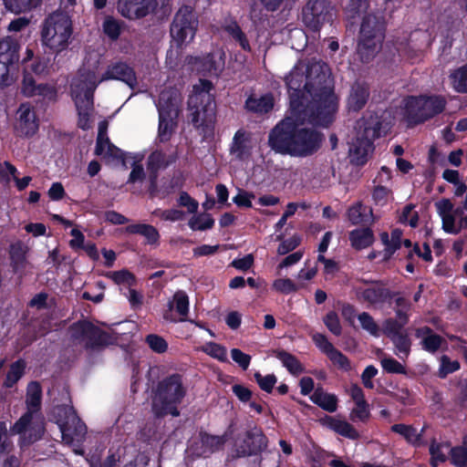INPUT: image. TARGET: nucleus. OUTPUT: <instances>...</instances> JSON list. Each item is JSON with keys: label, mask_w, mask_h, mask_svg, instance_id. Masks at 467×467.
Here are the masks:
<instances>
[{"label": "nucleus", "mask_w": 467, "mask_h": 467, "mask_svg": "<svg viewBox=\"0 0 467 467\" xmlns=\"http://www.w3.org/2000/svg\"><path fill=\"white\" fill-rule=\"evenodd\" d=\"M450 461L455 467H466L467 448L461 445L451 447L450 450Z\"/></svg>", "instance_id": "obj_44"}, {"label": "nucleus", "mask_w": 467, "mask_h": 467, "mask_svg": "<svg viewBox=\"0 0 467 467\" xmlns=\"http://www.w3.org/2000/svg\"><path fill=\"white\" fill-rule=\"evenodd\" d=\"M359 131L349 148L352 164L363 166L368 162V155L374 150V140L381 136L382 120L378 114L363 117L358 122Z\"/></svg>", "instance_id": "obj_6"}, {"label": "nucleus", "mask_w": 467, "mask_h": 467, "mask_svg": "<svg viewBox=\"0 0 467 467\" xmlns=\"http://www.w3.org/2000/svg\"><path fill=\"white\" fill-rule=\"evenodd\" d=\"M334 16L335 9L329 0H308L302 9V21L314 33L326 24H332Z\"/></svg>", "instance_id": "obj_12"}, {"label": "nucleus", "mask_w": 467, "mask_h": 467, "mask_svg": "<svg viewBox=\"0 0 467 467\" xmlns=\"http://www.w3.org/2000/svg\"><path fill=\"white\" fill-rule=\"evenodd\" d=\"M72 34L73 26L69 16L63 12H54L44 21L41 40L52 53L59 54L67 49Z\"/></svg>", "instance_id": "obj_7"}, {"label": "nucleus", "mask_w": 467, "mask_h": 467, "mask_svg": "<svg viewBox=\"0 0 467 467\" xmlns=\"http://www.w3.org/2000/svg\"><path fill=\"white\" fill-rule=\"evenodd\" d=\"M188 225L192 231H205L213 227L214 219L210 213H202L192 216Z\"/></svg>", "instance_id": "obj_42"}, {"label": "nucleus", "mask_w": 467, "mask_h": 467, "mask_svg": "<svg viewBox=\"0 0 467 467\" xmlns=\"http://www.w3.org/2000/svg\"><path fill=\"white\" fill-rule=\"evenodd\" d=\"M78 111V127L83 130H88L91 128L90 116L93 109L85 108L81 102L76 106Z\"/></svg>", "instance_id": "obj_52"}, {"label": "nucleus", "mask_w": 467, "mask_h": 467, "mask_svg": "<svg viewBox=\"0 0 467 467\" xmlns=\"http://www.w3.org/2000/svg\"><path fill=\"white\" fill-rule=\"evenodd\" d=\"M369 87L366 82L355 81L347 99V108L350 112L360 111L369 99Z\"/></svg>", "instance_id": "obj_19"}, {"label": "nucleus", "mask_w": 467, "mask_h": 467, "mask_svg": "<svg viewBox=\"0 0 467 467\" xmlns=\"http://www.w3.org/2000/svg\"><path fill=\"white\" fill-rule=\"evenodd\" d=\"M202 89L191 95L188 99V109L191 111V123L197 130L206 132L213 129L216 117V103L210 93L213 83L210 80H201Z\"/></svg>", "instance_id": "obj_5"}, {"label": "nucleus", "mask_w": 467, "mask_h": 467, "mask_svg": "<svg viewBox=\"0 0 467 467\" xmlns=\"http://www.w3.org/2000/svg\"><path fill=\"white\" fill-rule=\"evenodd\" d=\"M152 214L167 222L182 221L185 217V213L179 209L161 210L158 208L152 212Z\"/></svg>", "instance_id": "obj_47"}, {"label": "nucleus", "mask_w": 467, "mask_h": 467, "mask_svg": "<svg viewBox=\"0 0 467 467\" xmlns=\"http://www.w3.org/2000/svg\"><path fill=\"white\" fill-rule=\"evenodd\" d=\"M447 101L441 95H421L408 97L405 103V116L409 123L418 125L443 112Z\"/></svg>", "instance_id": "obj_8"}, {"label": "nucleus", "mask_w": 467, "mask_h": 467, "mask_svg": "<svg viewBox=\"0 0 467 467\" xmlns=\"http://www.w3.org/2000/svg\"><path fill=\"white\" fill-rule=\"evenodd\" d=\"M415 337L421 339V348L431 354L436 353L445 342L441 336L434 333L433 329L428 326L417 327Z\"/></svg>", "instance_id": "obj_21"}, {"label": "nucleus", "mask_w": 467, "mask_h": 467, "mask_svg": "<svg viewBox=\"0 0 467 467\" xmlns=\"http://www.w3.org/2000/svg\"><path fill=\"white\" fill-rule=\"evenodd\" d=\"M390 430L392 432L402 436L408 443L414 447H420L424 444V442L421 441V433H418L417 430L412 425L396 423L390 427Z\"/></svg>", "instance_id": "obj_33"}, {"label": "nucleus", "mask_w": 467, "mask_h": 467, "mask_svg": "<svg viewBox=\"0 0 467 467\" xmlns=\"http://www.w3.org/2000/svg\"><path fill=\"white\" fill-rule=\"evenodd\" d=\"M158 7L157 0H118L117 9L129 20H139L153 14Z\"/></svg>", "instance_id": "obj_14"}, {"label": "nucleus", "mask_w": 467, "mask_h": 467, "mask_svg": "<svg viewBox=\"0 0 467 467\" xmlns=\"http://www.w3.org/2000/svg\"><path fill=\"white\" fill-rule=\"evenodd\" d=\"M348 240L353 249L361 251L374 244L375 235L370 227H359L348 233Z\"/></svg>", "instance_id": "obj_24"}, {"label": "nucleus", "mask_w": 467, "mask_h": 467, "mask_svg": "<svg viewBox=\"0 0 467 467\" xmlns=\"http://www.w3.org/2000/svg\"><path fill=\"white\" fill-rule=\"evenodd\" d=\"M313 403L328 412H335L337 410V397L335 394L325 392L323 388H317L310 397Z\"/></svg>", "instance_id": "obj_27"}, {"label": "nucleus", "mask_w": 467, "mask_h": 467, "mask_svg": "<svg viewBox=\"0 0 467 467\" xmlns=\"http://www.w3.org/2000/svg\"><path fill=\"white\" fill-rule=\"evenodd\" d=\"M363 329L369 332L372 336H379V326L374 318L367 312H362L358 317Z\"/></svg>", "instance_id": "obj_60"}, {"label": "nucleus", "mask_w": 467, "mask_h": 467, "mask_svg": "<svg viewBox=\"0 0 467 467\" xmlns=\"http://www.w3.org/2000/svg\"><path fill=\"white\" fill-rule=\"evenodd\" d=\"M102 29L110 40L116 41L121 34V24L113 16H108L103 21Z\"/></svg>", "instance_id": "obj_43"}, {"label": "nucleus", "mask_w": 467, "mask_h": 467, "mask_svg": "<svg viewBox=\"0 0 467 467\" xmlns=\"http://www.w3.org/2000/svg\"><path fill=\"white\" fill-rule=\"evenodd\" d=\"M107 148V150H104L103 156L107 159H112L115 161H121L123 164L125 163V152L114 145L110 140H109V142H105V149Z\"/></svg>", "instance_id": "obj_62"}, {"label": "nucleus", "mask_w": 467, "mask_h": 467, "mask_svg": "<svg viewBox=\"0 0 467 467\" xmlns=\"http://www.w3.org/2000/svg\"><path fill=\"white\" fill-rule=\"evenodd\" d=\"M327 358L339 369H342L343 371H349L351 369L350 360L348 359V358L346 355H344L338 349L335 348L327 356Z\"/></svg>", "instance_id": "obj_55"}, {"label": "nucleus", "mask_w": 467, "mask_h": 467, "mask_svg": "<svg viewBox=\"0 0 467 467\" xmlns=\"http://www.w3.org/2000/svg\"><path fill=\"white\" fill-rule=\"evenodd\" d=\"M392 341L395 348H396V354L400 358H407L410 356V348H411V340L407 334V332H403L392 338H390Z\"/></svg>", "instance_id": "obj_41"}, {"label": "nucleus", "mask_w": 467, "mask_h": 467, "mask_svg": "<svg viewBox=\"0 0 467 467\" xmlns=\"http://www.w3.org/2000/svg\"><path fill=\"white\" fill-rule=\"evenodd\" d=\"M119 80L134 88L137 84V76L133 67L125 62H116L109 65L106 71L101 75L100 81Z\"/></svg>", "instance_id": "obj_18"}, {"label": "nucleus", "mask_w": 467, "mask_h": 467, "mask_svg": "<svg viewBox=\"0 0 467 467\" xmlns=\"http://www.w3.org/2000/svg\"><path fill=\"white\" fill-rule=\"evenodd\" d=\"M19 60V45L11 38L5 37L0 40V63L17 67Z\"/></svg>", "instance_id": "obj_25"}, {"label": "nucleus", "mask_w": 467, "mask_h": 467, "mask_svg": "<svg viewBox=\"0 0 467 467\" xmlns=\"http://www.w3.org/2000/svg\"><path fill=\"white\" fill-rule=\"evenodd\" d=\"M18 119L16 130L18 136L30 138L38 130L39 122L36 112L26 103H22L17 110Z\"/></svg>", "instance_id": "obj_17"}, {"label": "nucleus", "mask_w": 467, "mask_h": 467, "mask_svg": "<svg viewBox=\"0 0 467 467\" xmlns=\"http://www.w3.org/2000/svg\"><path fill=\"white\" fill-rule=\"evenodd\" d=\"M245 109L254 113H268L274 108V98L272 94H265L256 99L250 96L245 100Z\"/></svg>", "instance_id": "obj_29"}, {"label": "nucleus", "mask_w": 467, "mask_h": 467, "mask_svg": "<svg viewBox=\"0 0 467 467\" xmlns=\"http://www.w3.org/2000/svg\"><path fill=\"white\" fill-rule=\"evenodd\" d=\"M404 325L392 317L387 318L383 323L384 333L389 338H392L404 331Z\"/></svg>", "instance_id": "obj_59"}, {"label": "nucleus", "mask_w": 467, "mask_h": 467, "mask_svg": "<svg viewBox=\"0 0 467 467\" xmlns=\"http://www.w3.org/2000/svg\"><path fill=\"white\" fill-rule=\"evenodd\" d=\"M370 0H349L344 7L346 20L354 26L362 15H367Z\"/></svg>", "instance_id": "obj_26"}, {"label": "nucleus", "mask_w": 467, "mask_h": 467, "mask_svg": "<svg viewBox=\"0 0 467 467\" xmlns=\"http://www.w3.org/2000/svg\"><path fill=\"white\" fill-rule=\"evenodd\" d=\"M223 29L239 44L243 50L247 52L251 51V46L248 38L235 19H230L229 21L226 20L223 26Z\"/></svg>", "instance_id": "obj_32"}, {"label": "nucleus", "mask_w": 467, "mask_h": 467, "mask_svg": "<svg viewBox=\"0 0 467 467\" xmlns=\"http://www.w3.org/2000/svg\"><path fill=\"white\" fill-rule=\"evenodd\" d=\"M189 296L186 292L178 290L173 295L172 301L168 303V310L163 314V318L171 322H176L177 319L171 317V311L175 308L176 312L182 317L179 321H186V317L189 313Z\"/></svg>", "instance_id": "obj_22"}, {"label": "nucleus", "mask_w": 467, "mask_h": 467, "mask_svg": "<svg viewBox=\"0 0 467 467\" xmlns=\"http://www.w3.org/2000/svg\"><path fill=\"white\" fill-rule=\"evenodd\" d=\"M42 388L39 382L31 381L26 388V411L36 413L41 409Z\"/></svg>", "instance_id": "obj_30"}, {"label": "nucleus", "mask_w": 467, "mask_h": 467, "mask_svg": "<svg viewBox=\"0 0 467 467\" xmlns=\"http://www.w3.org/2000/svg\"><path fill=\"white\" fill-rule=\"evenodd\" d=\"M42 0H3L5 9L16 15L27 13L40 5Z\"/></svg>", "instance_id": "obj_36"}, {"label": "nucleus", "mask_w": 467, "mask_h": 467, "mask_svg": "<svg viewBox=\"0 0 467 467\" xmlns=\"http://www.w3.org/2000/svg\"><path fill=\"white\" fill-rule=\"evenodd\" d=\"M322 140L321 132L285 117L269 131L267 144L275 153L306 158L320 149Z\"/></svg>", "instance_id": "obj_2"}, {"label": "nucleus", "mask_w": 467, "mask_h": 467, "mask_svg": "<svg viewBox=\"0 0 467 467\" xmlns=\"http://www.w3.org/2000/svg\"><path fill=\"white\" fill-rule=\"evenodd\" d=\"M108 122L102 120L99 123V132L96 140V147L94 154L96 156H101L105 150V142H109V137L107 136Z\"/></svg>", "instance_id": "obj_50"}, {"label": "nucleus", "mask_w": 467, "mask_h": 467, "mask_svg": "<svg viewBox=\"0 0 467 467\" xmlns=\"http://www.w3.org/2000/svg\"><path fill=\"white\" fill-rule=\"evenodd\" d=\"M361 282L368 286L359 288L357 291V296L359 300L371 306L390 305L393 298L399 295V292L388 288L382 280L362 279Z\"/></svg>", "instance_id": "obj_13"}, {"label": "nucleus", "mask_w": 467, "mask_h": 467, "mask_svg": "<svg viewBox=\"0 0 467 467\" xmlns=\"http://www.w3.org/2000/svg\"><path fill=\"white\" fill-rule=\"evenodd\" d=\"M380 365L382 369L389 374H400L406 375L407 370L405 366H403L400 362L396 360L394 358H383L380 360Z\"/></svg>", "instance_id": "obj_48"}, {"label": "nucleus", "mask_w": 467, "mask_h": 467, "mask_svg": "<svg viewBox=\"0 0 467 467\" xmlns=\"http://www.w3.org/2000/svg\"><path fill=\"white\" fill-rule=\"evenodd\" d=\"M364 207L361 202H358L352 206H350L347 211V216L348 221L354 224L358 225L366 222V216L363 213Z\"/></svg>", "instance_id": "obj_56"}, {"label": "nucleus", "mask_w": 467, "mask_h": 467, "mask_svg": "<svg viewBox=\"0 0 467 467\" xmlns=\"http://www.w3.org/2000/svg\"><path fill=\"white\" fill-rule=\"evenodd\" d=\"M275 358L282 362V365L293 376H298L305 371L304 365L293 354L285 349H277L275 351Z\"/></svg>", "instance_id": "obj_28"}, {"label": "nucleus", "mask_w": 467, "mask_h": 467, "mask_svg": "<svg viewBox=\"0 0 467 467\" xmlns=\"http://www.w3.org/2000/svg\"><path fill=\"white\" fill-rule=\"evenodd\" d=\"M179 206L186 207L190 213H195L199 208V202L193 199L187 192H181L177 200Z\"/></svg>", "instance_id": "obj_63"}, {"label": "nucleus", "mask_w": 467, "mask_h": 467, "mask_svg": "<svg viewBox=\"0 0 467 467\" xmlns=\"http://www.w3.org/2000/svg\"><path fill=\"white\" fill-rule=\"evenodd\" d=\"M301 243V238L298 235H293L287 239L283 240L278 247L277 254L279 255H285L294 251Z\"/></svg>", "instance_id": "obj_61"}, {"label": "nucleus", "mask_w": 467, "mask_h": 467, "mask_svg": "<svg viewBox=\"0 0 467 467\" xmlns=\"http://www.w3.org/2000/svg\"><path fill=\"white\" fill-rule=\"evenodd\" d=\"M312 339L317 348L326 354L327 357L336 348L324 334L316 333L313 335Z\"/></svg>", "instance_id": "obj_64"}, {"label": "nucleus", "mask_w": 467, "mask_h": 467, "mask_svg": "<svg viewBox=\"0 0 467 467\" xmlns=\"http://www.w3.org/2000/svg\"><path fill=\"white\" fill-rule=\"evenodd\" d=\"M386 21L383 16L369 13L362 16L357 55L362 63H369L379 52L386 36Z\"/></svg>", "instance_id": "obj_4"}, {"label": "nucleus", "mask_w": 467, "mask_h": 467, "mask_svg": "<svg viewBox=\"0 0 467 467\" xmlns=\"http://www.w3.org/2000/svg\"><path fill=\"white\" fill-rule=\"evenodd\" d=\"M267 446V438L261 430L254 429L245 432L244 438L235 445L237 457L257 455Z\"/></svg>", "instance_id": "obj_16"}, {"label": "nucleus", "mask_w": 467, "mask_h": 467, "mask_svg": "<svg viewBox=\"0 0 467 467\" xmlns=\"http://www.w3.org/2000/svg\"><path fill=\"white\" fill-rule=\"evenodd\" d=\"M174 161L173 158H168L162 150H155L148 157L147 169L160 171L168 168Z\"/></svg>", "instance_id": "obj_37"}, {"label": "nucleus", "mask_w": 467, "mask_h": 467, "mask_svg": "<svg viewBox=\"0 0 467 467\" xmlns=\"http://www.w3.org/2000/svg\"><path fill=\"white\" fill-rule=\"evenodd\" d=\"M157 108L159 115L166 117L173 116L174 118L178 116L175 98L171 91L163 90L161 92Z\"/></svg>", "instance_id": "obj_35"}, {"label": "nucleus", "mask_w": 467, "mask_h": 467, "mask_svg": "<svg viewBox=\"0 0 467 467\" xmlns=\"http://www.w3.org/2000/svg\"><path fill=\"white\" fill-rule=\"evenodd\" d=\"M252 134L244 129H239L234 135L230 151L240 161H244L252 155Z\"/></svg>", "instance_id": "obj_20"}, {"label": "nucleus", "mask_w": 467, "mask_h": 467, "mask_svg": "<svg viewBox=\"0 0 467 467\" xmlns=\"http://www.w3.org/2000/svg\"><path fill=\"white\" fill-rule=\"evenodd\" d=\"M123 232L127 234H139L145 238V244L150 245H159L160 233L158 229L148 223H132L127 225Z\"/></svg>", "instance_id": "obj_23"}, {"label": "nucleus", "mask_w": 467, "mask_h": 467, "mask_svg": "<svg viewBox=\"0 0 467 467\" xmlns=\"http://www.w3.org/2000/svg\"><path fill=\"white\" fill-rule=\"evenodd\" d=\"M173 116L159 115L158 138L161 142H167L171 140L174 130L175 123Z\"/></svg>", "instance_id": "obj_39"}, {"label": "nucleus", "mask_w": 467, "mask_h": 467, "mask_svg": "<svg viewBox=\"0 0 467 467\" xmlns=\"http://www.w3.org/2000/svg\"><path fill=\"white\" fill-rule=\"evenodd\" d=\"M145 342L153 352L158 354H162L168 349L167 341L157 334L147 335L145 337Z\"/></svg>", "instance_id": "obj_51"}, {"label": "nucleus", "mask_w": 467, "mask_h": 467, "mask_svg": "<svg viewBox=\"0 0 467 467\" xmlns=\"http://www.w3.org/2000/svg\"><path fill=\"white\" fill-rule=\"evenodd\" d=\"M327 69L326 63L306 65L298 62L285 78L290 108L297 112L304 111L306 94L310 95L312 102L307 106L309 119L322 127H328L334 121L338 109L334 82Z\"/></svg>", "instance_id": "obj_1"}, {"label": "nucleus", "mask_w": 467, "mask_h": 467, "mask_svg": "<svg viewBox=\"0 0 467 467\" xmlns=\"http://www.w3.org/2000/svg\"><path fill=\"white\" fill-rule=\"evenodd\" d=\"M461 368L458 360H451L446 355H443L441 358V365L438 371L440 379H445L449 374L459 370Z\"/></svg>", "instance_id": "obj_49"}, {"label": "nucleus", "mask_w": 467, "mask_h": 467, "mask_svg": "<svg viewBox=\"0 0 467 467\" xmlns=\"http://www.w3.org/2000/svg\"><path fill=\"white\" fill-rule=\"evenodd\" d=\"M452 88L462 94L467 93V63L450 74Z\"/></svg>", "instance_id": "obj_38"}, {"label": "nucleus", "mask_w": 467, "mask_h": 467, "mask_svg": "<svg viewBox=\"0 0 467 467\" xmlns=\"http://www.w3.org/2000/svg\"><path fill=\"white\" fill-rule=\"evenodd\" d=\"M33 416L34 413L31 411H26L11 427V433L13 435L25 433L32 422Z\"/></svg>", "instance_id": "obj_53"}, {"label": "nucleus", "mask_w": 467, "mask_h": 467, "mask_svg": "<svg viewBox=\"0 0 467 467\" xmlns=\"http://www.w3.org/2000/svg\"><path fill=\"white\" fill-rule=\"evenodd\" d=\"M371 417V413L369 410V404L368 401L361 402L355 405V408L350 412V420L352 421H361L366 423Z\"/></svg>", "instance_id": "obj_46"}, {"label": "nucleus", "mask_w": 467, "mask_h": 467, "mask_svg": "<svg viewBox=\"0 0 467 467\" xmlns=\"http://www.w3.org/2000/svg\"><path fill=\"white\" fill-rule=\"evenodd\" d=\"M327 420L328 427L337 434L353 441L359 439L358 431L349 422L335 419L331 416H327Z\"/></svg>", "instance_id": "obj_31"}, {"label": "nucleus", "mask_w": 467, "mask_h": 467, "mask_svg": "<svg viewBox=\"0 0 467 467\" xmlns=\"http://www.w3.org/2000/svg\"><path fill=\"white\" fill-rule=\"evenodd\" d=\"M72 337L84 341V348L90 351H102L113 345L116 338L108 331L87 319L78 320L70 326Z\"/></svg>", "instance_id": "obj_9"}, {"label": "nucleus", "mask_w": 467, "mask_h": 467, "mask_svg": "<svg viewBox=\"0 0 467 467\" xmlns=\"http://www.w3.org/2000/svg\"><path fill=\"white\" fill-rule=\"evenodd\" d=\"M327 328L335 336L338 337L342 333L339 317L335 311H329L323 318Z\"/></svg>", "instance_id": "obj_54"}, {"label": "nucleus", "mask_w": 467, "mask_h": 467, "mask_svg": "<svg viewBox=\"0 0 467 467\" xmlns=\"http://www.w3.org/2000/svg\"><path fill=\"white\" fill-rule=\"evenodd\" d=\"M198 26L199 19L193 8L186 5L181 6L170 26V34L176 47H182L190 43L196 35Z\"/></svg>", "instance_id": "obj_10"}, {"label": "nucleus", "mask_w": 467, "mask_h": 467, "mask_svg": "<svg viewBox=\"0 0 467 467\" xmlns=\"http://www.w3.org/2000/svg\"><path fill=\"white\" fill-rule=\"evenodd\" d=\"M254 378L259 388L266 393H272L275 385L277 382V378L273 373L263 376L259 371H257L254 374Z\"/></svg>", "instance_id": "obj_45"}, {"label": "nucleus", "mask_w": 467, "mask_h": 467, "mask_svg": "<svg viewBox=\"0 0 467 467\" xmlns=\"http://www.w3.org/2000/svg\"><path fill=\"white\" fill-rule=\"evenodd\" d=\"M392 192L386 186L377 185L372 191V200L376 205L384 206L388 203Z\"/></svg>", "instance_id": "obj_57"}, {"label": "nucleus", "mask_w": 467, "mask_h": 467, "mask_svg": "<svg viewBox=\"0 0 467 467\" xmlns=\"http://www.w3.org/2000/svg\"><path fill=\"white\" fill-rule=\"evenodd\" d=\"M21 92L26 98L38 97L47 104L56 102L57 99L55 86L47 83L36 84L34 77L28 72L24 73Z\"/></svg>", "instance_id": "obj_15"}, {"label": "nucleus", "mask_w": 467, "mask_h": 467, "mask_svg": "<svg viewBox=\"0 0 467 467\" xmlns=\"http://www.w3.org/2000/svg\"><path fill=\"white\" fill-rule=\"evenodd\" d=\"M451 443L449 441L438 442L435 438H432L429 446L430 465L431 467H438L440 463H443L448 460L447 455L442 451L443 448H449Z\"/></svg>", "instance_id": "obj_34"}, {"label": "nucleus", "mask_w": 467, "mask_h": 467, "mask_svg": "<svg viewBox=\"0 0 467 467\" xmlns=\"http://www.w3.org/2000/svg\"><path fill=\"white\" fill-rule=\"evenodd\" d=\"M106 276L111 279L116 285H127L129 287L137 285L135 275L128 269L108 272Z\"/></svg>", "instance_id": "obj_40"}, {"label": "nucleus", "mask_w": 467, "mask_h": 467, "mask_svg": "<svg viewBox=\"0 0 467 467\" xmlns=\"http://www.w3.org/2000/svg\"><path fill=\"white\" fill-rule=\"evenodd\" d=\"M187 393L182 376L173 373L161 379L153 389L152 411L157 418L180 416L179 405Z\"/></svg>", "instance_id": "obj_3"}, {"label": "nucleus", "mask_w": 467, "mask_h": 467, "mask_svg": "<svg viewBox=\"0 0 467 467\" xmlns=\"http://www.w3.org/2000/svg\"><path fill=\"white\" fill-rule=\"evenodd\" d=\"M55 416L62 434L67 443L82 441L87 434V426L72 406L61 405L56 408Z\"/></svg>", "instance_id": "obj_11"}, {"label": "nucleus", "mask_w": 467, "mask_h": 467, "mask_svg": "<svg viewBox=\"0 0 467 467\" xmlns=\"http://www.w3.org/2000/svg\"><path fill=\"white\" fill-rule=\"evenodd\" d=\"M273 288L285 295L295 293L298 290V286L290 278H278L275 280Z\"/></svg>", "instance_id": "obj_58"}]
</instances>
